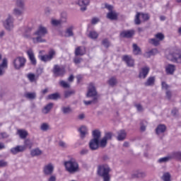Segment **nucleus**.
Masks as SVG:
<instances>
[{"label": "nucleus", "instance_id": "nucleus-1", "mask_svg": "<svg viewBox=\"0 0 181 181\" xmlns=\"http://www.w3.org/2000/svg\"><path fill=\"white\" fill-rule=\"evenodd\" d=\"M33 35L37 36V37L32 38L33 43H46V39L44 37L47 35V28L43 25H40Z\"/></svg>", "mask_w": 181, "mask_h": 181}, {"label": "nucleus", "instance_id": "nucleus-2", "mask_svg": "<svg viewBox=\"0 0 181 181\" xmlns=\"http://www.w3.org/2000/svg\"><path fill=\"white\" fill-rule=\"evenodd\" d=\"M64 166H65L66 172L71 175H74V173L80 172V166L78 165V163L74 158H71L70 160L65 161L64 163Z\"/></svg>", "mask_w": 181, "mask_h": 181}, {"label": "nucleus", "instance_id": "nucleus-3", "mask_svg": "<svg viewBox=\"0 0 181 181\" xmlns=\"http://www.w3.org/2000/svg\"><path fill=\"white\" fill-rule=\"evenodd\" d=\"M111 168L107 164H102L98 166L97 174L98 176L103 177V181H110L111 177L110 176Z\"/></svg>", "mask_w": 181, "mask_h": 181}, {"label": "nucleus", "instance_id": "nucleus-4", "mask_svg": "<svg viewBox=\"0 0 181 181\" xmlns=\"http://www.w3.org/2000/svg\"><path fill=\"white\" fill-rule=\"evenodd\" d=\"M93 139L89 141V148L90 151H97L99 146V139L101 138V132L98 129L93 130L92 132Z\"/></svg>", "mask_w": 181, "mask_h": 181}, {"label": "nucleus", "instance_id": "nucleus-5", "mask_svg": "<svg viewBox=\"0 0 181 181\" xmlns=\"http://www.w3.org/2000/svg\"><path fill=\"white\" fill-rule=\"evenodd\" d=\"M15 22V18H13V16L12 15L8 14V17L5 21H3V26L5 28L6 30H8V32H11L12 29L14 28L13 23Z\"/></svg>", "mask_w": 181, "mask_h": 181}, {"label": "nucleus", "instance_id": "nucleus-6", "mask_svg": "<svg viewBox=\"0 0 181 181\" xmlns=\"http://www.w3.org/2000/svg\"><path fill=\"white\" fill-rule=\"evenodd\" d=\"M25 64L26 59H25V57H18L16 58L13 62V64L16 70H21V69L25 67Z\"/></svg>", "mask_w": 181, "mask_h": 181}, {"label": "nucleus", "instance_id": "nucleus-7", "mask_svg": "<svg viewBox=\"0 0 181 181\" xmlns=\"http://www.w3.org/2000/svg\"><path fill=\"white\" fill-rule=\"evenodd\" d=\"M56 56V51L53 49H49L47 54L40 56V59L41 62H44L45 63L47 62H50V60H53L54 57Z\"/></svg>", "mask_w": 181, "mask_h": 181}, {"label": "nucleus", "instance_id": "nucleus-8", "mask_svg": "<svg viewBox=\"0 0 181 181\" xmlns=\"http://www.w3.org/2000/svg\"><path fill=\"white\" fill-rule=\"evenodd\" d=\"M42 172L45 176H50L53 175V173L54 172V165L52 163L45 165L43 167Z\"/></svg>", "mask_w": 181, "mask_h": 181}, {"label": "nucleus", "instance_id": "nucleus-9", "mask_svg": "<svg viewBox=\"0 0 181 181\" xmlns=\"http://www.w3.org/2000/svg\"><path fill=\"white\" fill-rule=\"evenodd\" d=\"M172 59L171 62L173 63H177L178 64H181V52L179 50H176L171 54Z\"/></svg>", "mask_w": 181, "mask_h": 181}, {"label": "nucleus", "instance_id": "nucleus-10", "mask_svg": "<svg viewBox=\"0 0 181 181\" xmlns=\"http://www.w3.org/2000/svg\"><path fill=\"white\" fill-rule=\"evenodd\" d=\"M97 95V90L95 89V86H94V83H91L89 84V86L88 88V92L86 93V97H94Z\"/></svg>", "mask_w": 181, "mask_h": 181}, {"label": "nucleus", "instance_id": "nucleus-11", "mask_svg": "<svg viewBox=\"0 0 181 181\" xmlns=\"http://www.w3.org/2000/svg\"><path fill=\"white\" fill-rule=\"evenodd\" d=\"M52 71L55 76H60L64 75V74L66 73V69H64V67L63 66L54 65Z\"/></svg>", "mask_w": 181, "mask_h": 181}, {"label": "nucleus", "instance_id": "nucleus-12", "mask_svg": "<svg viewBox=\"0 0 181 181\" xmlns=\"http://www.w3.org/2000/svg\"><path fill=\"white\" fill-rule=\"evenodd\" d=\"M122 60L123 62H125L128 67H134L135 66V59H134L131 56L124 55L122 57Z\"/></svg>", "mask_w": 181, "mask_h": 181}, {"label": "nucleus", "instance_id": "nucleus-13", "mask_svg": "<svg viewBox=\"0 0 181 181\" xmlns=\"http://www.w3.org/2000/svg\"><path fill=\"white\" fill-rule=\"evenodd\" d=\"M0 60H2V54H0ZM5 69H8V59H3L2 63L0 64V76L5 74Z\"/></svg>", "mask_w": 181, "mask_h": 181}, {"label": "nucleus", "instance_id": "nucleus-14", "mask_svg": "<svg viewBox=\"0 0 181 181\" xmlns=\"http://www.w3.org/2000/svg\"><path fill=\"white\" fill-rule=\"evenodd\" d=\"M12 14L16 18H19V16H23L25 14V8H22L21 7H15L12 10Z\"/></svg>", "mask_w": 181, "mask_h": 181}, {"label": "nucleus", "instance_id": "nucleus-15", "mask_svg": "<svg viewBox=\"0 0 181 181\" xmlns=\"http://www.w3.org/2000/svg\"><path fill=\"white\" fill-rule=\"evenodd\" d=\"M10 152L12 155H18V153L25 152V146L18 145L16 147L11 148Z\"/></svg>", "mask_w": 181, "mask_h": 181}, {"label": "nucleus", "instance_id": "nucleus-16", "mask_svg": "<svg viewBox=\"0 0 181 181\" xmlns=\"http://www.w3.org/2000/svg\"><path fill=\"white\" fill-rule=\"evenodd\" d=\"M78 5L80 6L81 12L87 11V6L90 5V0H79Z\"/></svg>", "mask_w": 181, "mask_h": 181}, {"label": "nucleus", "instance_id": "nucleus-17", "mask_svg": "<svg viewBox=\"0 0 181 181\" xmlns=\"http://www.w3.org/2000/svg\"><path fill=\"white\" fill-rule=\"evenodd\" d=\"M149 66H144L141 68V71H139V78H146V76L149 74Z\"/></svg>", "mask_w": 181, "mask_h": 181}, {"label": "nucleus", "instance_id": "nucleus-18", "mask_svg": "<svg viewBox=\"0 0 181 181\" xmlns=\"http://www.w3.org/2000/svg\"><path fill=\"white\" fill-rule=\"evenodd\" d=\"M134 35H135V31H134V30H124L120 33V37L129 39V37H132Z\"/></svg>", "mask_w": 181, "mask_h": 181}, {"label": "nucleus", "instance_id": "nucleus-19", "mask_svg": "<svg viewBox=\"0 0 181 181\" xmlns=\"http://www.w3.org/2000/svg\"><path fill=\"white\" fill-rule=\"evenodd\" d=\"M75 56L78 57V56H84V54H86V47H77L75 49Z\"/></svg>", "mask_w": 181, "mask_h": 181}, {"label": "nucleus", "instance_id": "nucleus-20", "mask_svg": "<svg viewBox=\"0 0 181 181\" xmlns=\"http://www.w3.org/2000/svg\"><path fill=\"white\" fill-rule=\"evenodd\" d=\"M146 176V173L142 171L137 170L132 174V179H139L141 177H145Z\"/></svg>", "mask_w": 181, "mask_h": 181}, {"label": "nucleus", "instance_id": "nucleus-21", "mask_svg": "<svg viewBox=\"0 0 181 181\" xmlns=\"http://www.w3.org/2000/svg\"><path fill=\"white\" fill-rule=\"evenodd\" d=\"M27 54L30 60V62L34 66L36 65V58H35V54L33 53V50L32 49H30L27 51Z\"/></svg>", "mask_w": 181, "mask_h": 181}, {"label": "nucleus", "instance_id": "nucleus-22", "mask_svg": "<svg viewBox=\"0 0 181 181\" xmlns=\"http://www.w3.org/2000/svg\"><path fill=\"white\" fill-rule=\"evenodd\" d=\"M17 135H18L21 139H26V138H28V136L29 135V133H28V131L25 129H18Z\"/></svg>", "mask_w": 181, "mask_h": 181}, {"label": "nucleus", "instance_id": "nucleus-23", "mask_svg": "<svg viewBox=\"0 0 181 181\" xmlns=\"http://www.w3.org/2000/svg\"><path fill=\"white\" fill-rule=\"evenodd\" d=\"M175 70H176V66H175L174 64H168L165 66V71H166L167 74H173V73H175Z\"/></svg>", "mask_w": 181, "mask_h": 181}, {"label": "nucleus", "instance_id": "nucleus-24", "mask_svg": "<svg viewBox=\"0 0 181 181\" xmlns=\"http://www.w3.org/2000/svg\"><path fill=\"white\" fill-rule=\"evenodd\" d=\"M81 139L86 138V135H88V129L86 126H82L78 129Z\"/></svg>", "mask_w": 181, "mask_h": 181}, {"label": "nucleus", "instance_id": "nucleus-25", "mask_svg": "<svg viewBox=\"0 0 181 181\" xmlns=\"http://www.w3.org/2000/svg\"><path fill=\"white\" fill-rule=\"evenodd\" d=\"M166 132V125L159 124L156 129V134L157 135H160V134H164Z\"/></svg>", "mask_w": 181, "mask_h": 181}, {"label": "nucleus", "instance_id": "nucleus-26", "mask_svg": "<svg viewBox=\"0 0 181 181\" xmlns=\"http://www.w3.org/2000/svg\"><path fill=\"white\" fill-rule=\"evenodd\" d=\"M127 138V132L125 130H120L117 132V141H124Z\"/></svg>", "mask_w": 181, "mask_h": 181}, {"label": "nucleus", "instance_id": "nucleus-27", "mask_svg": "<svg viewBox=\"0 0 181 181\" xmlns=\"http://www.w3.org/2000/svg\"><path fill=\"white\" fill-rule=\"evenodd\" d=\"M40 131H42V132H47V131H50L52 129V127H50V124L49 123H42L40 127Z\"/></svg>", "mask_w": 181, "mask_h": 181}, {"label": "nucleus", "instance_id": "nucleus-28", "mask_svg": "<svg viewBox=\"0 0 181 181\" xmlns=\"http://www.w3.org/2000/svg\"><path fill=\"white\" fill-rule=\"evenodd\" d=\"M107 18L110 21H117L118 19V14L115 11H110L107 14Z\"/></svg>", "mask_w": 181, "mask_h": 181}, {"label": "nucleus", "instance_id": "nucleus-29", "mask_svg": "<svg viewBox=\"0 0 181 181\" xmlns=\"http://www.w3.org/2000/svg\"><path fill=\"white\" fill-rule=\"evenodd\" d=\"M42 153H43V151H42V150H40L39 148H36L30 151V155L33 157L40 156Z\"/></svg>", "mask_w": 181, "mask_h": 181}, {"label": "nucleus", "instance_id": "nucleus-30", "mask_svg": "<svg viewBox=\"0 0 181 181\" xmlns=\"http://www.w3.org/2000/svg\"><path fill=\"white\" fill-rule=\"evenodd\" d=\"M22 146L25 147V151H26L27 148H28V149H32L33 146V142L30 140V139H26L24 141V145Z\"/></svg>", "mask_w": 181, "mask_h": 181}, {"label": "nucleus", "instance_id": "nucleus-31", "mask_svg": "<svg viewBox=\"0 0 181 181\" xmlns=\"http://www.w3.org/2000/svg\"><path fill=\"white\" fill-rule=\"evenodd\" d=\"M133 54L135 56H138L142 54V50H141V47H139L136 44H133Z\"/></svg>", "mask_w": 181, "mask_h": 181}, {"label": "nucleus", "instance_id": "nucleus-32", "mask_svg": "<svg viewBox=\"0 0 181 181\" xmlns=\"http://www.w3.org/2000/svg\"><path fill=\"white\" fill-rule=\"evenodd\" d=\"M107 83L110 87H115L117 84H118V80L117 79V77L112 76L110 78V79L107 81Z\"/></svg>", "mask_w": 181, "mask_h": 181}, {"label": "nucleus", "instance_id": "nucleus-33", "mask_svg": "<svg viewBox=\"0 0 181 181\" xmlns=\"http://www.w3.org/2000/svg\"><path fill=\"white\" fill-rule=\"evenodd\" d=\"M53 103H48L45 107L42 109V114H49L52 108H53Z\"/></svg>", "mask_w": 181, "mask_h": 181}, {"label": "nucleus", "instance_id": "nucleus-34", "mask_svg": "<svg viewBox=\"0 0 181 181\" xmlns=\"http://www.w3.org/2000/svg\"><path fill=\"white\" fill-rule=\"evenodd\" d=\"M156 53H158V49H153L148 52H146L144 54V57H146V59H149V57H151V56H155V54H156Z\"/></svg>", "mask_w": 181, "mask_h": 181}, {"label": "nucleus", "instance_id": "nucleus-35", "mask_svg": "<svg viewBox=\"0 0 181 181\" xmlns=\"http://www.w3.org/2000/svg\"><path fill=\"white\" fill-rule=\"evenodd\" d=\"M155 84V76H151L147 79V81L144 83L146 87H149Z\"/></svg>", "mask_w": 181, "mask_h": 181}, {"label": "nucleus", "instance_id": "nucleus-36", "mask_svg": "<svg viewBox=\"0 0 181 181\" xmlns=\"http://www.w3.org/2000/svg\"><path fill=\"white\" fill-rule=\"evenodd\" d=\"M16 7L25 9V0H16Z\"/></svg>", "mask_w": 181, "mask_h": 181}, {"label": "nucleus", "instance_id": "nucleus-37", "mask_svg": "<svg viewBox=\"0 0 181 181\" xmlns=\"http://www.w3.org/2000/svg\"><path fill=\"white\" fill-rule=\"evenodd\" d=\"M30 32H32V28H27L23 34V37H25V39H32Z\"/></svg>", "mask_w": 181, "mask_h": 181}, {"label": "nucleus", "instance_id": "nucleus-38", "mask_svg": "<svg viewBox=\"0 0 181 181\" xmlns=\"http://www.w3.org/2000/svg\"><path fill=\"white\" fill-rule=\"evenodd\" d=\"M25 98H28V100H35L36 99V92L33 93H27L24 95Z\"/></svg>", "mask_w": 181, "mask_h": 181}, {"label": "nucleus", "instance_id": "nucleus-39", "mask_svg": "<svg viewBox=\"0 0 181 181\" xmlns=\"http://www.w3.org/2000/svg\"><path fill=\"white\" fill-rule=\"evenodd\" d=\"M61 110L63 114H65V115L71 114V112H73V110L71 109V107H70V106H68V107L64 106L62 107Z\"/></svg>", "mask_w": 181, "mask_h": 181}, {"label": "nucleus", "instance_id": "nucleus-40", "mask_svg": "<svg viewBox=\"0 0 181 181\" xmlns=\"http://www.w3.org/2000/svg\"><path fill=\"white\" fill-rule=\"evenodd\" d=\"M98 103V98L97 97L93 98L92 100H83L85 105H90V104H97Z\"/></svg>", "mask_w": 181, "mask_h": 181}, {"label": "nucleus", "instance_id": "nucleus-41", "mask_svg": "<svg viewBox=\"0 0 181 181\" xmlns=\"http://www.w3.org/2000/svg\"><path fill=\"white\" fill-rule=\"evenodd\" d=\"M27 78H28L29 81H30V83H35V81H36V80H37V78H36V75H35V74L33 73H30L27 75Z\"/></svg>", "mask_w": 181, "mask_h": 181}, {"label": "nucleus", "instance_id": "nucleus-42", "mask_svg": "<svg viewBox=\"0 0 181 181\" xmlns=\"http://www.w3.org/2000/svg\"><path fill=\"white\" fill-rule=\"evenodd\" d=\"M48 100H59L60 98V95L57 93L50 94L47 96Z\"/></svg>", "mask_w": 181, "mask_h": 181}, {"label": "nucleus", "instance_id": "nucleus-43", "mask_svg": "<svg viewBox=\"0 0 181 181\" xmlns=\"http://www.w3.org/2000/svg\"><path fill=\"white\" fill-rule=\"evenodd\" d=\"M170 177H172V176L170 173H164L161 179L163 181H171Z\"/></svg>", "mask_w": 181, "mask_h": 181}, {"label": "nucleus", "instance_id": "nucleus-44", "mask_svg": "<svg viewBox=\"0 0 181 181\" xmlns=\"http://www.w3.org/2000/svg\"><path fill=\"white\" fill-rule=\"evenodd\" d=\"M102 45L105 47L106 49H108L110 46H111V42H110V40L108 38H105L102 40Z\"/></svg>", "mask_w": 181, "mask_h": 181}, {"label": "nucleus", "instance_id": "nucleus-45", "mask_svg": "<svg viewBox=\"0 0 181 181\" xmlns=\"http://www.w3.org/2000/svg\"><path fill=\"white\" fill-rule=\"evenodd\" d=\"M59 21H61L62 23H66V22H67V13L62 12L61 13V17Z\"/></svg>", "mask_w": 181, "mask_h": 181}, {"label": "nucleus", "instance_id": "nucleus-46", "mask_svg": "<svg viewBox=\"0 0 181 181\" xmlns=\"http://www.w3.org/2000/svg\"><path fill=\"white\" fill-rule=\"evenodd\" d=\"M73 29H74L73 26L69 27V28L66 29V37H70L74 35V33H73Z\"/></svg>", "mask_w": 181, "mask_h": 181}, {"label": "nucleus", "instance_id": "nucleus-47", "mask_svg": "<svg viewBox=\"0 0 181 181\" xmlns=\"http://www.w3.org/2000/svg\"><path fill=\"white\" fill-rule=\"evenodd\" d=\"M103 138L107 142H108V141H111V139H112V132H105Z\"/></svg>", "mask_w": 181, "mask_h": 181}, {"label": "nucleus", "instance_id": "nucleus-48", "mask_svg": "<svg viewBox=\"0 0 181 181\" xmlns=\"http://www.w3.org/2000/svg\"><path fill=\"white\" fill-rule=\"evenodd\" d=\"M159 40L157 38H151L148 40V43L153 45V46H159Z\"/></svg>", "mask_w": 181, "mask_h": 181}, {"label": "nucleus", "instance_id": "nucleus-49", "mask_svg": "<svg viewBox=\"0 0 181 181\" xmlns=\"http://www.w3.org/2000/svg\"><path fill=\"white\" fill-rule=\"evenodd\" d=\"M107 144L108 141L105 140L104 137L100 141L99 139V148H105Z\"/></svg>", "mask_w": 181, "mask_h": 181}, {"label": "nucleus", "instance_id": "nucleus-50", "mask_svg": "<svg viewBox=\"0 0 181 181\" xmlns=\"http://www.w3.org/2000/svg\"><path fill=\"white\" fill-rule=\"evenodd\" d=\"M148 124V123L146 122V121L143 120L140 123V129L142 132H145V131L146 130V125Z\"/></svg>", "mask_w": 181, "mask_h": 181}, {"label": "nucleus", "instance_id": "nucleus-51", "mask_svg": "<svg viewBox=\"0 0 181 181\" xmlns=\"http://www.w3.org/2000/svg\"><path fill=\"white\" fill-rule=\"evenodd\" d=\"M88 37H90V39H98V34L95 31H90L88 34Z\"/></svg>", "mask_w": 181, "mask_h": 181}, {"label": "nucleus", "instance_id": "nucleus-52", "mask_svg": "<svg viewBox=\"0 0 181 181\" xmlns=\"http://www.w3.org/2000/svg\"><path fill=\"white\" fill-rule=\"evenodd\" d=\"M170 160V157H164L158 160V163H166V162H169Z\"/></svg>", "mask_w": 181, "mask_h": 181}, {"label": "nucleus", "instance_id": "nucleus-53", "mask_svg": "<svg viewBox=\"0 0 181 181\" xmlns=\"http://www.w3.org/2000/svg\"><path fill=\"white\" fill-rule=\"evenodd\" d=\"M156 39L159 40V42L165 39V35L162 34V33H158L155 35Z\"/></svg>", "mask_w": 181, "mask_h": 181}, {"label": "nucleus", "instance_id": "nucleus-54", "mask_svg": "<svg viewBox=\"0 0 181 181\" xmlns=\"http://www.w3.org/2000/svg\"><path fill=\"white\" fill-rule=\"evenodd\" d=\"M173 158H175V159L181 160V151H177V152L173 153Z\"/></svg>", "mask_w": 181, "mask_h": 181}, {"label": "nucleus", "instance_id": "nucleus-55", "mask_svg": "<svg viewBox=\"0 0 181 181\" xmlns=\"http://www.w3.org/2000/svg\"><path fill=\"white\" fill-rule=\"evenodd\" d=\"M140 16H141V13H137L134 20V23L136 25H141V20L139 19Z\"/></svg>", "mask_w": 181, "mask_h": 181}, {"label": "nucleus", "instance_id": "nucleus-56", "mask_svg": "<svg viewBox=\"0 0 181 181\" xmlns=\"http://www.w3.org/2000/svg\"><path fill=\"white\" fill-rule=\"evenodd\" d=\"M161 86H162L163 90H165V91H168L170 89V86L168 85V83H166V82L165 81H163L161 83Z\"/></svg>", "mask_w": 181, "mask_h": 181}, {"label": "nucleus", "instance_id": "nucleus-57", "mask_svg": "<svg viewBox=\"0 0 181 181\" xmlns=\"http://www.w3.org/2000/svg\"><path fill=\"white\" fill-rule=\"evenodd\" d=\"M75 93L76 92L74 90L65 91L64 97H65V98H69V97H71V95H73V94H75Z\"/></svg>", "mask_w": 181, "mask_h": 181}, {"label": "nucleus", "instance_id": "nucleus-58", "mask_svg": "<svg viewBox=\"0 0 181 181\" xmlns=\"http://www.w3.org/2000/svg\"><path fill=\"white\" fill-rule=\"evenodd\" d=\"M60 86L63 87L64 88H70V84H69L67 82L64 81H61L59 82Z\"/></svg>", "mask_w": 181, "mask_h": 181}, {"label": "nucleus", "instance_id": "nucleus-59", "mask_svg": "<svg viewBox=\"0 0 181 181\" xmlns=\"http://www.w3.org/2000/svg\"><path fill=\"white\" fill-rule=\"evenodd\" d=\"M62 23H63L61 21V20H52V25H53L54 26H59V25H62Z\"/></svg>", "mask_w": 181, "mask_h": 181}, {"label": "nucleus", "instance_id": "nucleus-60", "mask_svg": "<svg viewBox=\"0 0 181 181\" xmlns=\"http://www.w3.org/2000/svg\"><path fill=\"white\" fill-rule=\"evenodd\" d=\"M81 62H83V58L78 57L77 56L74 58V63H75V64H80Z\"/></svg>", "mask_w": 181, "mask_h": 181}, {"label": "nucleus", "instance_id": "nucleus-61", "mask_svg": "<svg viewBox=\"0 0 181 181\" xmlns=\"http://www.w3.org/2000/svg\"><path fill=\"white\" fill-rule=\"evenodd\" d=\"M165 97L168 100H170V98H172V91H170V90L165 91Z\"/></svg>", "mask_w": 181, "mask_h": 181}, {"label": "nucleus", "instance_id": "nucleus-62", "mask_svg": "<svg viewBox=\"0 0 181 181\" xmlns=\"http://www.w3.org/2000/svg\"><path fill=\"white\" fill-rule=\"evenodd\" d=\"M8 166V162L1 160H0V168H6Z\"/></svg>", "mask_w": 181, "mask_h": 181}, {"label": "nucleus", "instance_id": "nucleus-63", "mask_svg": "<svg viewBox=\"0 0 181 181\" xmlns=\"http://www.w3.org/2000/svg\"><path fill=\"white\" fill-rule=\"evenodd\" d=\"M140 16L144 21H149V15L145 13H140Z\"/></svg>", "mask_w": 181, "mask_h": 181}, {"label": "nucleus", "instance_id": "nucleus-64", "mask_svg": "<svg viewBox=\"0 0 181 181\" xmlns=\"http://www.w3.org/2000/svg\"><path fill=\"white\" fill-rule=\"evenodd\" d=\"M57 178L56 177V175H51L47 179V181H56Z\"/></svg>", "mask_w": 181, "mask_h": 181}]
</instances>
